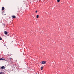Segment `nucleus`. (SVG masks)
Listing matches in <instances>:
<instances>
[{
    "label": "nucleus",
    "instance_id": "f257e3e1",
    "mask_svg": "<svg viewBox=\"0 0 74 74\" xmlns=\"http://www.w3.org/2000/svg\"><path fill=\"white\" fill-rule=\"evenodd\" d=\"M46 61H42V64H45V63H46Z\"/></svg>",
    "mask_w": 74,
    "mask_h": 74
},
{
    "label": "nucleus",
    "instance_id": "f03ea898",
    "mask_svg": "<svg viewBox=\"0 0 74 74\" xmlns=\"http://www.w3.org/2000/svg\"><path fill=\"white\" fill-rule=\"evenodd\" d=\"M12 17L13 18H16V16H12Z\"/></svg>",
    "mask_w": 74,
    "mask_h": 74
},
{
    "label": "nucleus",
    "instance_id": "7ed1b4c3",
    "mask_svg": "<svg viewBox=\"0 0 74 74\" xmlns=\"http://www.w3.org/2000/svg\"><path fill=\"white\" fill-rule=\"evenodd\" d=\"M5 67L4 66H3L1 68V69H5Z\"/></svg>",
    "mask_w": 74,
    "mask_h": 74
},
{
    "label": "nucleus",
    "instance_id": "20e7f679",
    "mask_svg": "<svg viewBox=\"0 0 74 74\" xmlns=\"http://www.w3.org/2000/svg\"><path fill=\"white\" fill-rule=\"evenodd\" d=\"M4 33L5 34H6V35H7V33H8V32H7L6 31H5L4 32Z\"/></svg>",
    "mask_w": 74,
    "mask_h": 74
},
{
    "label": "nucleus",
    "instance_id": "39448f33",
    "mask_svg": "<svg viewBox=\"0 0 74 74\" xmlns=\"http://www.w3.org/2000/svg\"><path fill=\"white\" fill-rule=\"evenodd\" d=\"M4 7H3L2 8V10L3 11V10H4Z\"/></svg>",
    "mask_w": 74,
    "mask_h": 74
},
{
    "label": "nucleus",
    "instance_id": "423d86ee",
    "mask_svg": "<svg viewBox=\"0 0 74 74\" xmlns=\"http://www.w3.org/2000/svg\"><path fill=\"white\" fill-rule=\"evenodd\" d=\"M5 59L3 58H0V60H5Z\"/></svg>",
    "mask_w": 74,
    "mask_h": 74
},
{
    "label": "nucleus",
    "instance_id": "0eeeda50",
    "mask_svg": "<svg viewBox=\"0 0 74 74\" xmlns=\"http://www.w3.org/2000/svg\"><path fill=\"white\" fill-rule=\"evenodd\" d=\"M39 16L38 15H37L36 18H38Z\"/></svg>",
    "mask_w": 74,
    "mask_h": 74
},
{
    "label": "nucleus",
    "instance_id": "6e6552de",
    "mask_svg": "<svg viewBox=\"0 0 74 74\" xmlns=\"http://www.w3.org/2000/svg\"><path fill=\"white\" fill-rule=\"evenodd\" d=\"M42 69H43V67L41 66V70H42Z\"/></svg>",
    "mask_w": 74,
    "mask_h": 74
},
{
    "label": "nucleus",
    "instance_id": "1a4fd4ad",
    "mask_svg": "<svg viewBox=\"0 0 74 74\" xmlns=\"http://www.w3.org/2000/svg\"><path fill=\"white\" fill-rule=\"evenodd\" d=\"M2 39H3V38H2L0 37V40H1Z\"/></svg>",
    "mask_w": 74,
    "mask_h": 74
},
{
    "label": "nucleus",
    "instance_id": "9d476101",
    "mask_svg": "<svg viewBox=\"0 0 74 74\" xmlns=\"http://www.w3.org/2000/svg\"><path fill=\"white\" fill-rule=\"evenodd\" d=\"M0 74H3V72H0Z\"/></svg>",
    "mask_w": 74,
    "mask_h": 74
},
{
    "label": "nucleus",
    "instance_id": "9b49d317",
    "mask_svg": "<svg viewBox=\"0 0 74 74\" xmlns=\"http://www.w3.org/2000/svg\"><path fill=\"white\" fill-rule=\"evenodd\" d=\"M60 1V0H57V2H59Z\"/></svg>",
    "mask_w": 74,
    "mask_h": 74
},
{
    "label": "nucleus",
    "instance_id": "f8f14e48",
    "mask_svg": "<svg viewBox=\"0 0 74 74\" xmlns=\"http://www.w3.org/2000/svg\"><path fill=\"white\" fill-rule=\"evenodd\" d=\"M3 26H5V24H3Z\"/></svg>",
    "mask_w": 74,
    "mask_h": 74
},
{
    "label": "nucleus",
    "instance_id": "ddd939ff",
    "mask_svg": "<svg viewBox=\"0 0 74 74\" xmlns=\"http://www.w3.org/2000/svg\"><path fill=\"white\" fill-rule=\"evenodd\" d=\"M35 12H36V13H37V10Z\"/></svg>",
    "mask_w": 74,
    "mask_h": 74
},
{
    "label": "nucleus",
    "instance_id": "4468645a",
    "mask_svg": "<svg viewBox=\"0 0 74 74\" xmlns=\"http://www.w3.org/2000/svg\"><path fill=\"white\" fill-rule=\"evenodd\" d=\"M10 59H12V58H10Z\"/></svg>",
    "mask_w": 74,
    "mask_h": 74
},
{
    "label": "nucleus",
    "instance_id": "2eb2a0df",
    "mask_svg": "<svg viewBox=\"0 0 74 74\" xmlns=\"http://www.w3.org/2000/svg\"><path fill=\"white\" fill-rule=\"evenodd\" d=\"M5 15H6V14H5Z\"/></svg>",
    "mask_w": 74,
    "mask_h": 74
}]
</instances>
